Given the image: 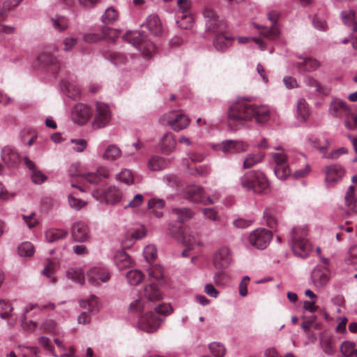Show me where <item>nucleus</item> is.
Here are the masks:
<instances>
[{
  "label": "nucleus",
  "instance_id": "1",
  "mask_svg": "<svg viewBox=\"0 0 357 357\" xmlns=\"http://www.w3.org/2000/svg\"><path fill=\"white\" fill-rule=\"evenodd\" d=\"M229 126L255 121L257 123H265L270 119L269 109L265 105H257L251 103L248 99L242 98L234 102L227 112Z\"/></svg>",
  "mask_w": 357,
  "mask_h": 357
},
{
  "label": "nucleus",
  "instance_id": "2",
  "mask_svg": "<svg viewBox=\"0 0 357 357\" xmlns=\"http://www.w3.org/2000/svg\"><path fill=\"white\" fill-rule=\"evenodd\" d=\"M308 229L306 226L296 227L291 231V248L295 255L307 257L312 251V244L307 239Z\"/></svg>",
  "mask_w": 357,
  "mask_h": 357
},
{
  "label": "nucleus",
  "instance_id": "3",
  "mask_svg": "<svg viewBox=\"0 0 357 357\" xmlns=\"http://www.w3.org/2000/svg\"><path fill=\"white\" fill-rule=\"evenodd\" d=\"M241 186L256 193L265 192L269 184L267 178L262 172L249 171L241 178Z\"/></svg>",
  "mask_w": 357,
  "mask_h": 357
},
{
  "label": "nucleus",
  "instance_id": "4",
  "mask_svg": "<svg viewBox=\"0 0 357 357\" xmlns=\"http://www.w3.org/2000/svg\"><path fill=\"white\" fill-rule=\"evenodd\" d=\"M169 232L173 238L187 247V249L182 252L183 257H188V251L198 243V234L183 229L182 227L171 226L169 227Z\"/></svg>",
  "mask_w": 357,
  "mask_h": 357
},
{
  "label": "nucleus",
  "instance_id": "5",
  "mask_svg": "<svg viewBox=\"0 0 357 357\" xmlns=\"http://www.w3.org/2000/svg\"><path fill=\"white\" fill-rule=\"evenodd\" d=\"M123 39L136 47L146 56H151L155 50V45L147 40L139 31H127Z\"/></svg>",
  "mask_w": 357,
  "mask_h": 357
},
{
  "label": "nucleus",
  "instance_id": "6",
  "mask_svg": "<svg viewBox=\"0 0 357 357\" xmlns=\"http://www.w3.org/2000/svg\"><path fill=\"white\" fill-rule=\"evenodd\" d=\"M178 26L183 29H190L194 22L192 15L190 13L191 1L190 0H176Z\"/></svg>",
  "mask_w": 357,
  "mask_h": 357
},
{
  "label": "nucleus",
  "instance_id": "7",
  "mask_svg": "<svg viewBox=\"0 0 357 357\" xmlns=\"http://www.w3.org/2000/svg\"><path fill=\"white\" fill-rule=\"evenodd\" d=\"M275 149L278 151V152L272 154L273 160L275 164L274 169L275 174L279 179L284 180L289 176L291 173L287 158L284 150L280 146L275 147Z\"/></svg>",
  "mask_w": 357,
  "mask_h": 357
},
{
  "label": "nucleus",
  "instance_id": "8",
  "mask_svg": "<svg viewBox=\"0 0 357 357\" xmlns=\"http://www.w3.org/2000/svg\"><path fill=\"white\" fill-rule=\"evenodd\" d=\"M112 119V112L108 105L96 102L94 111V118L92 122L93 128H102L107 126Z\"/></svg>",
  "mask_w": 357,
  "mask_h": 357
},
{
  "label": "nucleus",
  "instance_id": "9",
  "mask_svg": "<svg viewBox=\"0 0 357 357\" xmlns=\"http://www.w3.org/2000/svg\"><path fill=\"white\" fill-rule=\"evenodd\" d=\"M163 319L153 312H149L139 319L138 326L142 331L153 333L158 331Z\"/></svg>",
  "mask_w": 357,
  "mask_h": 357
},
{
  "label": "nucleus",
  "instance_id": "10",
  "mask_svg": "<svg viewBox=\"0 0 357 357\" xmlns=\"http://www.w3.org/2000/svg\"><path fill=\"white\" fill-rule=\"evenodd\" d=\"M93 197L100 202L116 204L122 199L121 191L115 186L109 187L105 192L96 189L92 192Z\"/></svg>",
  "mask_w": 357,
  "mask_h": 357
},
{
  "label": "nucleus",
  "instance_id": "11",
  "mask_svg": "<svg viewBox=\"0 0 357 357\" xmlns=\"http://www.w3.org/2000/svg\"><path fill=\"white\" fill-rule=\"evenodd\" d=\"M203 16L205 19L206 29L211 32H222L226 27L225 23L219 19L216 13L210 8H206L203 10Z\"/></svg>",
  "mask_w": 357,
  "mask_h": 357
},
{
  "label": "nucleus",
  "instance_id": "12",
  "mask_svg": "<svg viewBox=\"0 0 357 357\" xmlns=\"http://www.w3.org/2000/svg\"><path fill=\"white\" fill-rule=\"evenodd\" d=\"M273 234L266 229H257L249 236V243L257 249H264L269 244Z\"/></svg>",
  "mask_w": 357,
  "mask_h": 357
},
{
  "label": "nucleus",
  "instance_id": "13",
  "mask_svg": "<svg viewBox=\"0 0 357 357\" xmlns=\"http://www.w3.org/2000/svg\"><path fill=\"white\" fill-rule=\"evenodd\" d=\"M280 17V13L278 11L272 10L268 13V18L272 22L270 28L266 26H257L259 30V33L268 40H275L280 36V31L276 26L277 22Z\"/></svg>",
  "mask_w": 357,
  "mask_h": 357
},
{
  "label": "nucleus",
  "instance_id": "14",
  "mask_svg": "<svg viewBox=\"0 0 357 357\" xmlns=\"http://www.w3.org/2000/svg\"><path fill=\"white\" fill-rule=\"evenodd\" d=\"M324 266H317L312 272L311 279L313 284L317 287H324L330 279V272L326 267L328 259H321Z\"/></svg>",
  "mask_w": 357,
  "mask_h": 357
},
{
  "label": "nucleus",
  "instance_id": "15",
  "mask_svg": "<svg viewBox=\"0 0 357 357\" xmlns=\"http://www.w3.org/2000/svg\"><path fill=\"white\" fill-rule=\"evenodd\" d=\"M36 61L40 66L47 68L53 73H57L60 69V63L56 57L46 50L38 54Z\"/></svg>",
  "mask_w": 357,
  "mask_h": 357
},
{
  "label": "nucleus",
  "instance_id": "16",
  "mask_svg": "<svg viewBox=\"0 0 357 357\" xmlns=\"http://www.w3.org/2000/svg\"><path fill=\"white\" fill-rule=\"evenodd\" d=\"M167 121L172 129L176 132H179L188 128L190 120L184 114L172 112L167 116Z\"/></svg>",
  "mask_w": 357,
  "mask_h": 357
},
{
  "label": "nucleus",
  "instance_id": "17",
  "mask_svg": "<svg viewBox=\"0 0 357 357\" xmlns=\"http://www.w3.org/2000/svg\"><path fill=\"white\" fill-rule=\"evenodd\" d=\"M217 149L225 153H238L248 149V144L243 141L228 139L217 145Z\"/></svg>",
  "mask_w": 357,
  "mask_h": 357
},
{
  "label": "nucleus",
  "instance_id": "18",
  "mask_svg": "<svg viewBox=\"0 0 357 357\" xmlns=\"http://www.w3.org/2000/svg\"><path fill=\"white\" fill-rule=\"evenodd\" d=\"M89 283L93 286H98L100 282H105L110 278L109 271L105 268L94 267L87 273Z\"/></svg>",
  "mask_w": 357,
  "mask_h": 357
},
{
  "label": "nucleus",
  "instance_id": "19",
  "mask_svg": "<svg viewBox=\"0 0 357 357\" xmlns=\"http://www.w3.org/2000/svg\"><path fill=\"white\" fill-rule=\"evenodd\" d=\"M89 107L82 103L76 104L72 111V120L77 124L84 125L91 116Z\"/></svg>",
  "mask_w": 357,
  "mask_h": 357
},
{
  "label": "nucleus",
  "instance_id": "20",
  "mask_svg": "<svg viewBox=\"0 0 357 357\" xmlns=\"http://www.w3.org/2000/svg\"><path fill=\"white\" fill-rule=\"evenodd\" d=\"M231 263L230 252L228 248L222 247L215 252L213 257V265L216 269L227 268Z\"/></svg>",
  "mask_w": 357,
  "mask_h": 357
},
{
  "label": "nucleus",
  "instance_id": "21",
  "mask_svg": "<svg viewBox=\"0 0 357 357\" xmlns=\"http://www.w3.org/2000/svg\"><path fill=\"white\" fill-rule=\"evenodd\" d=\"M116 35L117 32L115 29L107 26H104L102 29L101 34L93 33H86L84 35L83 40L86 43H97L104 38L114 40Z\"/></svg>",
  "mask_w": 357,
  "mask_h": 357
},
{
  "label": "nucleus",
  "instance_id": "22",
  "mask_svg": "<svg viewBox=\"0 0 357 357\" xmlns=\"http://www.w3.org/2000/svg\"><path fill=\"white\" fill-rule=\"evenodd\" d=\"M351 107L347 104L346 102L340 99H334L330 104L329 112L330 114L339 118H345L350 114Z\"/></svg>",
  "mask_w": 357,
  "mask_h": 357
},
{
  "label": "nucleus",
  "instance_id": "23",
  "mask_svg": "<svg viewBox=\"0 0 357 357\" xmlns=\"http://www.w3.org/2000/svg\"><path fill=\"white\" fill-rule=\"evenodd\" d=\"M54 304L52 303H50L47 305H39L38 304L36 305H31L30 306L27 307L24 310V314L22 318V328L27 331H33L36 327H37V323L30 321H26V317L25 314L28 313L29 311L34 310V309H38L39 310H53L54 308Z\"/></svg>",
  "mask_w": 357,
  "mask_h": 357
},
{
  "label": "nucleus",
  "instance_id": "24",
  "mask_svg": "<svg viewBox=\"0 0 357 357\" xmlns=\"http://www.w3.org/2000/svg\"><path fill=\"white\" fill-rule=\"evenodd\" d=\"M185 196L190 202L204 204L205 191L200 186L192 185L185 188Z\"/></svg>",
  "mask_w": 357,
  "mask_h": 357
},
{
  "label": "nucleus",
  "instance_id": "25",
  "mask_svg": "<svg viewBox=\"0 0 357 357\" xmlns=\"http://www.w3.org/2000/svg\"><path fill=\"white\" fill-rule=\"evenodd\" d=\"M109 177V170L105 167H100L96 172H87L82 174V178L90 184H98L102 178Z\"/></svg>",
  "mask_w": 357,
  "mask_h": 357
},
{
  "label": "nucleus",
  "instance_id": "26",
  "mask_svg": "<svg viewBox=\"0 0 357 357\" xmlns=\"http://www.w3.org/2000/svg\"><path fill=\"white\" fill-rule=\"evenodd\" d=\"M344 169L338 165H332L326 167V181L328 184L333 185L342 178Z\"/></svg>",
  "mask_w": 357,
  "mask_h": 357
},
{
  "label": "nucleus",
  "instance_id": "27",
  "mask_svg": "<svg viewBox=\"0 0 357 357\" xmlns=\"http://www.w3.org/2000/svg\"><path fill=\"white\" fill-rule=\"evenodd\" d=\"M72 236L77 242H84L89 238V229L83 222H77L71 229Z\"/></svg>",
  "mask_w": 357,
  "mask_h": 357
},
{
  "label": "nucleus",
  "instance_id": "28",
  "mask_svg": "<svg viewBox=\"0 0 357 357\" xmlns=\"http://www.w3.org/2000/svg\"><path fill=\"white\" fill-rule=\"evenodd\" d=\"M1 158L8 166L17 165L20 160L19 153L10 146H5L1 151Z\"/></svg>",
  "mask_w": 357,
  "mask_h": 357
},
{
  "label": "nucleus",
  "instance_id": "29",
  "mask_svg": "<svg viewBox=\"0 0 357 357\" xmlns=\"http://www.w3.org/2000/svg\"><path fill=\"white\" fill-rule=\"evenodd\" d=\"M342 16L345 24L353 26L352 45L354 49L357 50V22L355 20V13L354 10L344 11Z\"/></svg>",
  "mask_w": 357,
  "mask_h": 357
},
{
  "label": "nucleus",
  "instance_id": "30",
  "mask_svg": "<svg viewBox=\"0 0 357 357\" xmlns=\"http://www.w3.org/2000/svg\"><path fill=\"white\" fill-rule=\"evenodd\" d=\"M176 141L171 132L165 134L161 139L160 149L163 153L169 154L175 150Z\"/></svg>",
  "mask_w": 357,
  "mask_h": 357
},
{
  "label": "nucleus",
  "instance_id": "31",
  "mask_svg": "<svg viewBox=\"0 0 357 357\" xmlns=\"http://www.w3.org/2000/svg\"><path fill=\"white\" fill-rule=\"evenodd\" d=\"M145 26L154 36H160L162 33V23L155 15H150L147 17Z\"/></svg>",
  "mask_w": 357,
  "mask_h": 357
},
{
  "label": "nucleus",
  "instance_id": "32",
  "mask_svg": "<svg viewBox=\"0 0 357 357\" xmlns=\"http://www.w3.org/2000/svg\"><path fill=\"white\" fill-rule=\"evenodd\" d=\"M24 163L27 168L32 171L31 177L32 181L36 184H41L46 179V176L40 170H38L33 161L29 160L28 158H24Z\"/></svg>",
  "mask_w": 357,
  "mask_h": 357
},
{
  "label": "nucleus",
  "instance_id": "33",
  "mask_svg": "<svg viewBox=\"0 0 357 357\" xmlns=\"http://www.w3.org/2000/svg\"><path fill=\"white\" fill-rule=\"evenodd\" d=\"M114 263L119 269L122 270L130 267L132 260L124 250H119L115 254Z\"/></svg>",
  "mask_w": 357,
  "mask_h": 357
},
{
  "label": "nucleus",
  "instance_id": "34",
  "mask_svg": "<svg viewBox=\"0 0 357 357\" xmlns=\"http://www.w3.org/2000/svg\"><path fill=\"white\" fill-rule=\"evenodd\" d=\"M345 206L349 213H357V197L355 195V187L350 186L345 195Z\"/></svg>",
  "mask_w": 357,
  "mask_h": 357
},
{
  "label": "nucleus",
  "instance_id": "35",
  "mask_svg": "<svg viewBox=\"0 0 357 357\" xmlns=\"http://www.w3.org/2000/svg\"><path fill=\"white\" fill-rule=\"evenodd\" d=\"M143 295L149 302L158 301L162 299L160 289L154 284L146 285L144 287Z\"/></svg>",
  "mask_w": 357,
  "mask_h": 357
},
{
  "label": "nucleus",
  "instance_id": "36",
  "mask_svg": "<svg viewBox=\"0 0 357 357\" xmlns=\"http://www.w3.org/2000/svg\"><path fill=\"white\" fill-rule=\"evenodd\" d=\"M172 213L181 223L188 221L194 216V212L188 208H174Z\"/></svg>",
  "mask_w": 357,
  "mask_h": 357
},
{
  "label": "nucleus",
  "instance_id": "37",
  "mask_svg": "<svg viewBox=\"0 0 357 357\" xmlns=\"http://www.w3.org/2000/svg\"><path fill=\"white\" fill-rule=\"evenodd\" d=\"M232 40L233 39L231 37L220 33L216 36L213 41V45L218 51H224L231 45Z\"/></svg>",
  "mask_w": 357,
  "mask_h": 357
},
{
  "label": "nucleus",
  "instance_id": "38",
  "mask_svg": "<svg viewBox=\"0 0 357 357\" xmlns=\"http://www.w3.org/2000/svg\"><path fill=\"white\" fill-rule=\"evenodd\" d=\"M309 143L319 151L320 153H324L329 146L328 140L324 137H311L308 139Z\"/></svg>",
  "mask_w": 357,
  "mask_h": 357
},
{
  "label": "nucleus",
  "instance_id": "39",
  "mask_svg": "<svg viewBox=\"0 0 357 357\" xmlns=\"http://www.w3.org/2000/svg\"><path fill=\"white\" fill-rule=\"evenodd\" d=\"M264 153L258 152L257 153L248 154L243 161V168L249 169L259 163L264 158Z\"/></svg>",
  "mask_w": 357,
  "mask_h": 357
},
{
  "label": "nucleus",
  "instance_id": "40",
  "mask_svg": "<svg viewBox=\"0 0 357 357\" xmlns=\"http://www.w3.org/2000/svg\"><path fill=\"white\" fill-rule=\"evenodd\" d=\"M68 232L59 229H50L45 232V238L48 242L53 243L66 237Z\"/></svg>",
  "mask_w": 357,
  "mask_h": 357
},
{
  "label": "nucleus",
  "instance_id": "41",
  "mask_svg": "<svg viewBox=\"0 0 357 357\" xmlns=\"http://www.w3.org/2000/svg\"><path fill=\"white\" fill-rule=\"evenodd\" d=\"M79 305L82 308L88 309L91 312H97L99 310L98 299L94 295L91 296L89 298L81 300Z\"/></svg>",
  "mask_w": 357,
  "mask_h": 357
},
{
  "label": "nucleus",
  "instance_id": "42",
  "mask_svg": "<svg viewBox=\"0 0 357 357\" xmlns=\"http://www.w3.org/2000/svg\"><path fill=\"white\" fill-rule=\"evenodd\" d=\"M321 346L324 351L328 355H332L334 354L335 349V342L332 336L324 335L321 338Z\"/></svg>",
  "mask_w": 357,
  "mask_h": 357
},
{
  "label": "nucleus",
  "instance_id": "43",
  "mask_svg": "<svg viewBox=\"0 0 357 357\" xmlns=\"http://www.w3.org/2000/svg\"><path fill=\"white\" fill-rule=\"evenodd\" d=\"M298 68L304 71H312L316 70L319 66V63L317 60L312 58H305L303 61L297 63Z\"/></svg>",
  "mask_w": 357,
  "mask_h": 357
},
{
  "label": "nucleus",
  "instance_id": "44",
  "mask_svg": "<svg viewBox=\"0 0 357 357\" xmlns=\"http://www.w3.org/2000/svg\"><path fill=\"white\" fill-rule=\"evenodd\" d=\"M297 114L298 118L305 121L310 116V109L305 100L300 98L297 102Z\"/></svg>",
  "mask_w": 357,
  "mask_h": 357
},
{
  "label": "nucleus",
  "instance_id": "45",
  "mask_svg": "<svg viewBox=\"0 0 357 357\" xmlns=\"http://www.w3.org/2000/svg\"><path fill=\"white\" fill-rule=\"evenodd\" d=\"M165 202L162 199H151L149 200L148 203V207L150 210H151V213L154 214L156 218H161L162 216V213L161 211H158V209H161L164 207Z\"/></svg>",
  "mask_w": 357,
  "mask_h": 357
},
{
  "label": "nucleus",
  "instance_id": "46",
  "mask_svg": "<svg viewBox=\"0 0 357 357\" xmlns=\"http://www.w3.org/2000/svg\"><path fill=\"white\" fill-rule=\"evenodd\" d=\"M167 166L166 160L160 156H153L149 160L148 167L152 171H158L165 168Z\"/></svg>",
  "mask_w": 357,
  "mask_h": 357
},
{
  "label": "nucleus",
  "instance_id": "47",
  "mask_svg": "<svg viewBox=\"0 0 357 357\" xmlns=\"http://www.w3.org/2000/svg\"><path fill=\"white\" fill-rule=\"evenodd\" d=\"M340 351L344 357H357V349L355 344L349 341L344 342L340 346Z\"/></svg>",
  "mask_w": 357,
  "mask_h": 357
},
{
  "label": "nucleus",
  "instance_id": "48",
  "mask_svg": "<svg viewBox=\"0 0 357 357\" xmlns=\"http://www.w3.org/2000/svg\"><path fill=\"white\" fill-rule=\"evenodd\" d=\"M63 86L65 93L68 97L74 100H76L80 97V89L77 84L70 82H66L64 84Z\"/></svg>",
  "mask_w": 357,
  "mask_h": 357
},
{
  "label": "nucleus",
  "instance_id": "49",
  "mask_svg": "<svg viewBox=\"0 0 357 357\" xmlns=\"http://www.w3.org/2000/svg\"><path fill=\"white\" fill-rule=\"evenodd\" d=\"M67 277L72 280L78 282L81 284L84 282V275L81 268H69L67 271Z\"/></svg>",
  "mask_w": 357,
  "mask_h": 357
},
{
  "label": "nucleus",
  "instance_id": "50",
  "mask_svg": "<svg viewBox=\"0 0 357 357\" xmlns=\"http://www.w3.org/2000/svg\"><path fill=\"white\" fill-rule=\"evenodd\" d=\"M119 17V13L116 9L113 7L108 8L105 13L102 15V22L104 24H113L117 20Z\"/></svg>",
  "mask_w": 357,
  "mask_h": 357
},
{
  "label": "nucleus",
  "instance_id": "51",
  "mask_svg": "<svg viewBox=\"0 0 357 357\" xmlns=\"http://www.w3.org/2000/svg\"><path fill=\"white\" fill-rule=\"evenodd\" d=\"M144 274L139 270H131L126 274V278L131 285L139 284L144 279Z\"/></svg>",
  "mask_w": 357,
  "mask_h": 357
},
{
  "label": "nucleus",
  "instance_id": "52",
  "mask_svg": "<svg viewBox=\"0 0 357 357\" xmlns=\"http://www.w3.org/2000/svg\"><path fill=\"white\" fill-rule=\"evenodd\" d=\"M121 155V151L116 145H109L105 150L103 158L109 160H115Z\"/></svg>",
  "mask_w": 357,
  "mask_h": 357
},
{
  "label": "nucleus",
  "instance_id": "53",
  "mask_svg": "<svg viewBox=\"0 0 357 357\" xmlns=\"http://www.w3.org/2000/svg\"><path fill=\"white\" fill-rule=\"evenodd\" d=\"M264 217L268 227L271 229H274L278 225V219L275 211L269 208L266 209L264 211Z\"/></svg>",
  "mask_w": 357,
  "mask_h": 357
},
{
  "label": "nucleus",
  "instance_id": "54",
  "mask_svg": "<svg viewBox=\"0 0 357 357\" xmlns=\"http://www.w3.org/2000/svg\"><path fill=\"white\" fill-rule=\"evenodd\" d=\"M186 165L190 172L195 175L206 176L211 172L210 167L206 165L195 167L193 168L191 167L188 163Z\"/></svg>",
  "mask_w": 357,
  "mask_h": 357
},
{
  "label": "nucleus",
  "instance_id": "55",
  "mask_svg": "<svg viewBox=\"0 0 357 357\" xmlns=\"http://www.w3.org/2000/svg\"><path fill=\"white\" fill-rule=\"evenodd\" d=\"M18 253L22 257H30L34 253V247L29 242H24L18 246Z\"/></svg>",
  "mask_w": 357,
  "mask_h": 357
},
{
  "label": "nucleus",
  "instance_id": "56",
  "mask_svg": "<svg viewBox=\"0 0 357 357\" xmlns=\"http://www.w3.org/2000/svg\"><path fill=\"white\" fill-rule=\"evenodd\" d=\"M107 59L115 65L124 63L127 61L126 56L119 52H109L107 56Z\"/></svg>",
  "mask_w": 357,
  "mask_h": 357
},
{
  "label": "nucleus",
  "instance_id": "57",
  "mask_svg": "<svg viewBox=\"0 0 357 357\" xmlns=\"http://www.w3.org/2000/svg\"><path fill=\"white\" fill-rule=\"evenodd\" d=\"M209 349L215 357H223L225 354V348L224 345L218 342H213L210 344Z\"/></svg>",
  "mask_w": 357,
  "mask_h": 357
},
{
  "label": "nucleus",
  "instance_id": "58",
  "mask_svg": "<svg viewBox=\"0 0 357 357\" xmlns=\"http://www.w3.org/2000/svg\"><path fill=\"white\" fill-rule=\"evenodd\" d=\"M144 255L148 262L154 261L157 257V249L155 245H149L145 247Z\"/></svg>",
  "mask_w": 357,
  "mask_h": 357
},
{
  "label": "nucleus",
  "instance_id": "59",
  "mask_svg": "<svg viewBox=\"0 0 357 357\" xmlns=\"http://www.w3.org/2000/svg\"><path fill=\"white\" fill-rule=\"evenodd\" d=\"M51 21L54 27L59 31H63L68 26V20L64 17L57 16L55 18H52Z\"/></svg>",
  "mask_w": 357,
  "mask_h": 357
},
{
  "label": "nucleus",
  "instance_id": "60",
  "mask_svg": "<svg viewBox=\"0 0 357 357\" xmlns=\"http://www.w3.org/2000/svg\"><path fill=\"white\" fill-rule=\"evenodd\" d=\"M118 179L126 184L130 185L133 183L134 176L130 170L125 169L119 174Z\"/></svg>",
  "mask_w": 357,
  "mask_h": 357
},
{
  "label": "nucleus",
  "instance_id": "61",
  "mask_svg": "<svg viewBox=\"0 0 357 357\" xmlns=\"http://www.w3.org/2000/svg\"><path fill=\"white\" fill-rule=\"evenodd\" d=\"M40 329L46 333H55L57 331L56 324L52 319L46 320L42 324Z\"/></svg>",
  "mask_w": 357,
  "mask_h": 357
},
{
  "label": "nucleus",
  "instance_id": "62",
  "mask_svg": "<svg viewBox=\"0 0 357 357\" xmlns=\"http://www.w3.org/2000/svg\"><path fill=\"white\" fill-rule=\"evenodd\" d=\"M146 304H149V303H146L144 299L139 298V299L135 300L130 304V310L134 312H141L144 308H145Z\"/></svg>",
  "mask_w": 357,
  "mask_h": 357
},
{
  "label": "nucleus",
  "instance_id": "63",
  "mask_svg": "<svg viewBox=\"0 0 357 357\" xmlns=\"http://www.w3.org/2000/svg\"><path fill=\"white\" fill-rule=\"evenodd\" d=\"M68 202L70 206L76 210H79L86 204V202L77 199L73 195L68 196Z\"/></svg>",
  "mask_w": 357,
  "mask_h": 357
},
{
  "label": "nucleus",
  "instance_id": "64",
  "mask_svg": "<svg viewBox=\"0 0 357 357\" xmlns=\"http://www.w3.org/2000/svg\"><path fill=\"white\" fill-rule=\"evenodd\" d=\"M345 126L349 128L357 127V115L351 109L350 114L344 118Z\"/></svg>",
  "mask_w": 357,
  "mask_h": 357
}]
</instances>
